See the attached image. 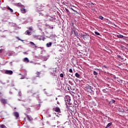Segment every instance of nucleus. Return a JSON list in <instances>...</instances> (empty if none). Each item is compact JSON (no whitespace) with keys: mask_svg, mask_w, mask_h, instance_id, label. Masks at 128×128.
<instances>
[{"mask_svg":"<svg viewBox=\"0 0 128 128\" xmlns=\"http://www.w3.org/2000/svg\"><path fill=\"white\" fill-rule=\"evenodd\" d=\"M69 72H70L71 74L72 73V68L70 69Z\"/></svg>","mask_w":128,"mask_h":128,"instance_id":"nucleus-33","label":"nucleus"},{"mask_svg":"<svg viewBox=\"0 0 128 128\" xmlns=\"http://www.w3.org/2000/svg\"><path fill=\"white\" fill-rule=\"evenodd\" d=\"M66 96H68L66 95Z\"/></svg>","mask_w":128,"mask_h":128,"instance_id":"nucleus-44","label":"nucleus"},{"mask_svg":"<svg viewBox=\"0 0 128 128\" xmlns=\"http://www.w3.org/2000/svg\"><path fill=\"white\" fill-rule=\"evenodd\" d=\"M95 34H96L97 36H100V32H94Z\"/></svg>","mask_w":128,"mask_h":128,"instance_id":"nucleus-22","label":"nucleus"},{"mask_svg":"<svg viewBox=\"0 0 128 128\" xmlns=\"http://www.w3.org/2000/svg\"><path fill=\"white\" fill-rule=\"evenodd\" d=\"M2 94V92H0V95Z\"/></svg>","mask_w":128,"mask_h":128,"instance_id":"nucleus-43","label":"nucleus"},{"mask_svg":"<svg viewBox=\"0 0 128 128\" xmlns=\"http://www.w3.org/2000/svg\"><path fill=\"white\" fill-rule=\"evenodd\" d=\"M68 99L66 100L67 102H70V97L68 96Z\"/></svg>","mask_w":128,"mask_h":128,"instance_id":"nucleus-28","label":"nucleus"},{"mask_svg":"<svg viewBox=\"0 0 128 128\" xmlns=\"http://www.w3.org/2000/svg\"><path fill=\"white\" fill-rule=\"evenodd\" d=\"M114 102H116V100H112L110 102V104H114Z\"/></svg>","mask_w":128,"mask_h":128,"instance_id":"nucleus-20","label":"nucleus"},{"mask_svg":"<svg viewBox=\"0 0 128 128\" xmlns=\"http://www.w3.org/2000/svg\"><path fill=\"white\" fill-rule=\"evenodd\" d=\"M13 73L12 70H7L5 72L6 74H12Z\"/></svg>","mask_w":128,"mask_h":128,"instance_id":"nucleus-6","label":"nucleus"},{"mask_svg":"<svg viewBox=\"0 0 128 128\" xmlns=\"http://www.w3.org/2000/svg\"><path fill=\"white\" fill-rule=\"evenodd\" d=\"M56 100H58V98H56Z\"/></svg>","mask_w":128,"mask_h":128,"instance_id":"nucleus-46","label":"nucleus"},{"mask_svg":"<svg viewBox=\"0 0 128 128\" xmlns=\"http://www.w3.org/2000/svg\"><path fill=\"white\" fill-rule=\"evenodd\" d=\"M14 108V110H16V108Z\"/></svg>","mask_w":128,"mask_h":128,"instance_id":"nucleus-42","label":"nucleus"},{"mask_svg":"<svg viewBox=\"0 0 128 128\" xmlns=\"http://www.w3.org/2000/svg\"><path fill=\"white\" fill-rule=\"evenodd\" d=\"M30 44L32 46H34L36 48L37 46L34 44V42H30Z\"/></svg>","mask_w":128,"mask_h":128,"instance_id":"nucleus-11","label":"nucleus"},{"mask_svg":"<svg viewBox=\"0 0 128 128\" xmlns=\"http://www.w3.org/2000/svg\"><path fill=\"white\" fill-rule=\"evenodd\" d=\"M117 58H120L119 60H122V62H124V60H126V59H124V58L122 57V56H120V55H117Z\"/></svg>","mask_w":128,"mask_h":128,"instance_id":"nucleus-5","label":"nucleus"},{"mask_svg":"<svg viewBox=\"0 0 128 128\" xmlns=\"http://www.w3.org/2000/svg\"><path fill=\"white\" fill-rule=\"evenodd\" d=\"M73 12H76V14H78V12H76V10H72Z\"/></svg>","mask_w":128,"mask_h":128,"instance_id":"nucleus-38","label":"nucleus"},{"mask_svg":"<svg viewBox=\"0 0 128 128\" xmlns=\"http://www.w3.org/2000/svg\"><path fill=\"white\" fill-rule=\"evenodd\" d=\"M60 78H64V74H60Z\"/></svg>","mask_w":128,"mask_h":128,"instance_id":"nucleus-32","label":"nucleus"},{"mask_svg":"<svg viewBox=\"0 0 128 128\" xmlns=\"http://www.w3.org/2000/svg\"><path fill=\"white\" fill-rule=\"evenodd\" d=\"M94 76H98V72L96 71H94V72H93Z\"/></svg>","mask_w":128,"mask_h":128,"instance_id":"nucleus-24","label":"nucleus"},{"mask_svg":"<svg viewBox=\"0 0 128 128\" xmlns=\"http://www.w3.org/2000/svg\"><path fill=\"white\" fill-rule=\"evenodd\" d=\"M23 62H30V60H28V58H24Z\"/></svg>","mask_w":128,"mask_h":128,"instance_id":"nucleus-9","label":"nucleus"},{"mask_svg":"<svg viewBox=\"0 0 128 128\" xmlns=\"http://www.w3.org/2000/svg\"><path fill=\"white\" fill-rule=\"evenodd\" d=\"M50 72H52V74L53 76H56V70H55L54 68H51L50 70Z\"/></svg>","mask_w":128,"mask_h":128,"instance_id":"nucleus-4","label":"nucleus"},{"mask_svg":"<svg viewBox=\"0 0 128 128\" xmlns=\"http://www.w3.org/2000/svg\"><path fill=\"white\" fill-rule=\"evenodd\" d=\"M80 38H82L84 40H88V38H90V35L88 34H85L80 36Z\"/></svg>","mask_w":128,"mask_h":128,"instance_id":"nucleus-2","label":"nucleus"},{"mask_svg":"<svg viewBox=\"0 0 128 128\" xmlns=\"http://www.w3.org/2000/svg\"><path fill=\"white\" fill-rule=\"evenodd\" d=\"M66 106L67 110L70 109V106H68V104L66 103Z\"/></svg>","mask_w":128,"mask_h":128,"instance_id":"nucleus-29","label":"nucleus"},{"mask_svg":"<svg viewBox=\"0 0 128 128\" xmlns=\"http://www.w3.org/2000/svg\"><path fill=\"white\" fill-rule=\"evenodd\" d=\"M65 10L67 12H70V10H68L67 8H66Z\"/></svg>","mask_w":128,"mask_h":128,"instance_id":"nucleus-37","label":"nucleus"},{"mask_svg":"<svg viewBox=\"0 0 128 128\" xmlns=\"http://www.w3.org/2000/svg\"><path fill=\"white\" fill-rule=\"evenodd\" d=\"M116 36L118 38H124V36L122 34H118L116 35Z\"/></svg>","mask_w":128,"mask_h":128,"instance_id":"nucleus-14","label":"nucleus"},{"mask_svg":"<svg viewBox=\"0 0 128 128\" xmlns=\"http://www.w3.org/2000/svg\"><path fill=\"white\" fill-rule=\"evenodd\" d=\"M106 90H108V89H104V90H102V92H108V91H106Z\"/></svg>","mask_w":128,"mask_h":128,"instance_id":"nucleus-27","label":"nucleus"},{"mask_svg":"<svg viewBox=\"0 0 128 128\" xmlns=\"http://www.w3.org/2000/svg\"><path fill=\"white\" fill-rule=\"evenodd\" d=\"M0 102L2 104H8V99L2 98L1 99H0Z\"/></svg>","mask_w":128,"mask_h":128,"instance_id":"nucleus-3","label":"nucleus"},{"mask_svg":"<svg viewBox=\"0 0 128 128\" xmlns=\"http://www.w3.org/2000/svg\"><path fill=\"white\" fill-rule=\"evenodd\" d=\"M16 38L18 39V40H20L21 42H24V40L20 39L18 36H16Z\"/></svg>","mask_w":128,"mask_h":128,"instance_id":"nucleus-23","label":"nucleus"},{"mask_svg":"<svg viewBox=\"0 0 128 128\" xmlns=\"http://www.w3.org/2000/svg\"><path fill=\"white\" fill-rule=\"evenodd\" d=\"M74 34L76 36H78V32H76V31L74 30Z\"/></svg>","mask_w":128,"mask_h":128,"instance_id":"nucleus-19","label":"nucleus"},{"mask_svg":"<svg viewBox=\"0 0 128 128\" xmlns=\"http://www.w3.org/2000/svg\"><path fill=\"white\" fill-rule=\"evenodd\" d=\"M28 30H32V27H29Z\"/></svg>","mask_w":128,"mask_h":128,"instance_id":"nucleus-34","label":"nucleus"},{"mask_svg":"<svg viewBox=\"0 0 128 128\" xmlns=\"http://www.w3.org/2000/svg\"><path fill=\"white\" fill-rule=\"evenodd\" d=\"M8 10H10V12H14V10L8 7L7 8Z\"/></svg>","mask_w":128,"mask_h":128,"instance_id":"nucleus-16","label":"nucleus"},{"mask_svg":"<svg viewBox=\"0 0 128 128\" xmlns=\"http://www.w3.org/2000/svg\"><path fill=\"white\" fill-rule=\"evenodd\" d=\"M54 112H60V109L58 108V107H56L54 108Z\"/></svg>","mask_w":128,"mask_h":128,"instance_id":"nucleus-8","label":"nucleus"},{"mask_svg":"<svg viewBox=\"0 0 128 128\" xmlns=\"http://www.w3.org/2000/svg\"><path fill=\"white\" fill-rule=\"evenodd\" d=\"M114 80H116V78H116V76H114Z\"/></svg>","mask_w":128,"mask_h":128,"instance_id":"nucleus-39","label":"nucleus"},{"mask_svg":"<svg viewBox=\"0 0 128 128\" xmlns=\"http://www.w3.org/2000/svg\"><path fill=\"white\" fill-rule=\"evenodd\" d=\"M112 122H110V123H108L107 124V126H106V128H110V126H112Z\"/></svg>","mask_w":128,"mask_h":128,"instance_id":"nucleus-15","label":"nucleus"},{"mask_svg":"<svg viewBox=\"0 0 128 128\" xmlns=\"http://www.w3.org/2000/svg\"><path fill=\"white\" fill-rule=\"evenodd\" d=\"M36 78L40 77V72H36Z\"/></svg>","mask_w":128,"mask_h":128,"instance_id":"nucleus-17","label":"nucleus"},{"mask_svg":"<svg viewBox=\"0 0 128 128\" xmlns=\"http://www.w3.org/2000/svg\"><path fill=\"white\" fill-rule=\"evenodd\" d=\"M107 80H108V78H106Z\"/></svg>","mask_w":128,"mask_h":128,"instance_id":"nucleus-45","label":"nucleus"},{"mask_svg":"<svg viewBox=\"0 0 128 128\" xmlns=\"http://www.w3.org/2000/svg\"><path fill=\"white\" fill-rule=\"evenodd\" d=\"M43 40H44V37L43 38Z\"/></svg>","mask_w":128,"mask_h":128,"instance_id":"nucleus-41","label":"nucleus"},{"mask_svg":"<svg viewBox=\"0 0 128 128\" xmlns=\"http://www.w3.org/2000/svg\"><path fill=\"white\" fill-rule=\"evenodd\" d=\"M20 10L22 14H26V9H24V8H22L20 9Z\"/></svg>","mask_w":128,"mask_h":128,"instance_id":"nucleus-10","label":"nucleus"},{"mask_svg":"<svg viewBox=\"0 0 128 128\" xmlns=\"http://www.w3.org/2000/svg\"><path fill=\"white\" fill-rule=\"evenodd\" d=\"M52 42H50L49 43H47L46 44V46L47 48H50V46H52Z\"/></svg>","mask_w":128,"mask_h":128,"instance_id":"nucleus-12","label":"nucleus"},{"mask_svg":"<svg viewBox=\"0 0 128 128\" xmlns=\"http://www.w3.org/2000/svg\"><path fill=\"white\" fill-rule=\"evenodd\" d=\"M70 88L71 87L70 86H68V87H66V90H68V92H70V94H72V96H74V94H76V92H74L70 90Z\"/></svg>","mask_w":128,"mask_h":128,"instance_id":"nucleus-1","label":"nucleus"},{"mask_svg":"<svg viewBox=\"0 0 128 128\" xmlns=\"http://www.w3.org/2000/svg\"><path fill=\"white\" fill-rule=\"evenodd\" d=\"M106 85H107V86H110V84H106Z\"/></svg>","mask_w":128,"mask_h":128,"instance_id":"nucleus-40","label":"nucleus"},{"mask_svg":"<svg viewBox=\"0 0 128 128\" xmlns=\"http://www.w3.org/2000/svg\"><path fill=\"white\" fill-rule=\"evenodd\" d=\"M70 90H72V92H74V88H72V87H71V88L70 89Z\"/></svg>","mask_w":128,"mask_h":128,"instance_id":"nucleus-31","label":"nucleus"},{"mask_svg":"<svg viewBox=\"0 0 128 128\" xmlns=\"http://www.w3.org/2000/svg\"><path fill=\"white\" fill-rule=\"evenodd\" d=\"M4 50L2 49H0V54H2V51Z\"/></svg>","mask_w":128,"mask_h":128,"instance_id":"nucleus-36","label":"nucleus"},{"mask_svg":"<svg viewBox=\"0 0 128 128\" xmlns=\"http://www.w3.org/2000/svg\"><path fill=\"white\" fill-rule=\"evenodd\" d=\"M75 76H76V78H80V75L78 72L76 73Z\"/></svg>","mask_w":128,"mask_h":128,"instance_id":"nucleus-13","label":"nucleus"},{"mask_svg":"<svg viewBox=\"0 0 128 128\" xmlns=\"http://www.w3.org/2000/svg\"><path fill=\"white\" fill-rule=\"evenodd\" d=\"M18 94H19V96H22V92H18Z\"/></svg>","mask_w":128,"mask_h":128,"instance_id":"nucleus-35","label":"nucleus"},{"mask_svg":"<svg viewBox=\"0 0 128 128\" xmlns=\"http://www.w3.org/2000/svg\"><path fill=\"white\" fill-rule=\"evenodd\" d=\"M99 18H100V20H104V17L102 16H99Z\"/></svg>","mask_w":128,"mask_h":128,"instance_id":"nucleus-26","label":"nucleus"},{"mask_svg":"<svg viewBox=\"0 0 128 128\" xmlns=\"http://www.w3.org/2000/svg\"><path fill=\"white\" fill-rule=\"evenodd\" d=\"M30 31H27V34L28 36H30Z\"/></svg>","mask_w":128,"mask_h":128,"instance_id":"nucleus-30","label":"nucleus"},{"mask_svg":"<svg viewBox=\"0 0 128 128\" xmlns=\"http://www.w3.org/2000/svg\"><path fill=\"white\" fill-rule=\"evenodd\" d=\"M92 4H93V3H92Z\"/></svg>","mask_w":128,"mask_h":128,"instance_id":"nucleus-47","label":"nucleus"},{"mask_svg":"<svg viewBox=\"0 0 128 128\" xmlns=\"http://www.w3.org/2000/svg\"><path fill=\"white\" fill-rule=\"evenodd\" d=\"M0 128H6V126H4V124H2L0 126Z\"/></svg>","mask_w":128,"mask_h":128,"instance_id":"nucleus-21","label":"nucleus"},{"mask_svg":"<svg viewBox=\"0 0 128 128\" xmlns=\"http://www.w3.org/2000/svg\"><path fill=\"white\" fill-rule=\"evenodd\" d=\"M13 114L15 118H19L20 116V114H18V112H13Z\"/></svg>","mask_w":128,"mask_h":128,"instance_id":"nucleus-7","label":"nucleus"},{"mask_svg":"<svg viewBox=\"0 0 128 128\" xmlns=\"http://www.w3.org/2000/svg\"><path fill=\"white\" fill-rule=\"evenodd\" d=\"M26 118H27L29 122H30V120H32V118L30 117V116H27Z\"/></svg>","mask_w":128,"mask_h":128,"instance_id":"nucleus-18","label":"nucleus"},{"mask_svg":"<svg viewBox=\"0 0 128 128\" xmlns=\"http://www.w3.org/2000/svg\"><path fill=\"white\" fill-rule=\"evenodd\" d=\"M118 80V82H120V84H122V80Z\"/></svg>","mask_w":128,"mask_h":128,"instance_id":"nucleus-25","label":"nucleus"}]
</instances>
